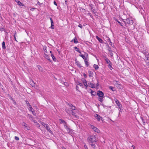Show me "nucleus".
<instances>
[{"label":"nucleus","instance_id":"25","mask_svg":"<svg viewBox=\"0 0 149 149\" xmlns=\"http://www.w3.org/2000/svg\"><path fill=\"white\" fill-rule=\"evenodd\" d=\"M2 46L3 49H6V46L5 45V42H3L2 43Z\"/></svg>","mask_w":149,"mask_h":149},{"label":"nucleus","instance_id":"26","mask_svg":"<svg viewBox=\"0 0 149 149\" xmlns=\"http://www.w3.org/2000/svg\"><path fill=\"white\" fill-rule=\"evenodd\" d=\"M93 67L95 68V70H97L99 68L98 65H97L94 64L93 65Z\"/></svg>","mask_w":149,"mask_h":149},{"label":"nucleus","instance_id":"49","mask_svg":"<svg viewBox=\"0 0 149 149\" xmlns=\"http://www.w3.org/2000/svg\"><path fill=\"white\" fill-rule=\"evenodd\" d=\"M50 21H51V24H53V22L52 19L51 18H50Z\"/></svg>","mask_w":149,"mask_h":149},{"label":"nucleus","instance_id":"47","mask_svg":"<svg viewBox=\"0 0 149 149\" xmlns=\"http://www.w3.org/2000/svg\"><path fill=\"white\" fill-rule=\"evenodd\" d=\"M141 119L142 120V121L144 123V125H145V122L144 121V119H143V118H141Z\"/></svg>","mask_w":149,"mask_h":149},{"label":"nucleus","instance_id":"17","mask_svg":"<svg viewBox=\"0 0 149 149\" xmlns=\"http://www.w3.org/2000/svg\"><path fill=\"white\" fill-rule=\"evenodd\" d=\"M95 117L97 120L98 121H100V120L101 117L98 114H96L95 115Z\"/></svg>","mask_w":149,"mask_h":149},{"label":"nucleus","instance_id":"37","mask_svg":"<svg viewBox=\"0 0 149 149\" xmlns=\"http://www.w3.org/2000/svg\"><path fill=\"white\" fill-rule=\"evenodd\" d=\"M71 113L72 114L73 116L76 117V115L75 113H74V112L73 111H72V112H71Z\"/></svg>","mask_w":149,"mask_h":149},{"label":"nucleus","instance_id":"42","mask_svg":"<svg viewBox=\"0 0 149 149\" xmlns=\"http://www.w3.org/2000/svg\"><path fill=\"white\" fill-rule=\"evenodd\" d=\"M22 125L25 127L26 126H27V124L25 123H23L22 124Z\"/></svg>","mask_w":149,"mask_h":149},{"label":"nucleus","instance_id":"45","mask_svg":"<svg viewBox=\"0 0 149 149\" xmlns=\"http://www.w3.org/2000/svg\"><path fill=\"white\" fill-rule=\"evenodd\" d=\"M15 139L17 141H18V140H19V137H18L17 136H15Z\"/></svg>","mask_w":149,"mask_h":149},{"label":"nucleus","instance_id":"39","mask_svg":"<svg viewBox=\"0 0 149 149\" xmlns=\"http://www.w3.org/2000/svg\"><path fill=\"white\" fill-rule=\"evenodd\" d=\"M29 119L31 120L32 121L34 119L33 118V117L32 116H29Z\"/></svg>","mask_w":149,"mask_h":149},{"label":"nucleus","instance_id":"5","mask_svg":"<svg viewBox=\"0 0 149 149\" xmlns=\"http://www.w3.org/2000/svg\"><path fill=\"white\" fill-rule=\"evenodd\" d=\"M91 128H92L93 131H94L95 132H96L98 133H99L100 132V131L98 129H97L96 127L94 126L93 125H91Z\"/></svg>","mask_w":149,"mask_h":149},{"label":"nucleus","instance_id":"41","mask_svg":"<svg viewBox=\"0 0 149 149\" xmlns=\"http://www.w3.org/2000/svg\"><path fill=\"white\" fill-rule=\"evenodd\" d=\"M109 88L111 90H112L113 91H115V90H114L113 89H114V88L113 87H112V86H110L109 87Z\"/></svg>","mask_w":149,"mask_h":149},{"label":"nucleus","instance_id":"10","mask_svg":"<svg viewBox=\"0 0 149 149\" xmlns=\"http://www.w3.org/2000/svg\"><path fill=\"white\" fill-rule=\"evenodd\" d=\"M75 64H76L77 65V66L80 68H81L82 67L80 63L78 61H77V59L75 60Z\"/></svg>","mask_w":149,"mask_h":149},{"label":"nucleus","instance_id":"13","mask_svg":"<svg viewBox=\"0 0 149 149\" xmlns=\"http://www.w3.org/2000/svg\"><path fill=\"white\" fill-rule=\"evenodd\" d=\"M50 53H51V57H52V59L55 62L56 61V59L55 58V57L54 56V55L53 54H52V51H50Z\"/></svg>","mask_w":149,"mask_h":149},{"label":"nucleus","instance_id":"23","mask_svg":"<svg viewBox=\"0 0 149 149\" xmlns=\"http://www.w3.org/2000/svg\"><path fill=\"white\" fill-rule=\"evenodd\" d=\"M103 97H98V99L99 101L101 102H102L103 101Z\"/></svg>","mask_w":149,"mask_h":149},{"label":"nucleus","instance_id":"9","mask_svg":"<svg viewBox=\"0 0 149 149\" xmlns=\"http://www.w3.org/2000/svg\"><path fill=\"white\" fill-rule=\"evenodd\" d=\"M60 123H63L64 126L65 128H67V125H66V122L63 120L62 119H60Z\"/></svg>","mask_w":149,"mask_h":149},{"label":"nucleus","instance_id":"6","mask_svg":"<svg viewBox=\"0 0 149 149\" xmlns=\"http://www.w3.org/2000/svg\"><path fill=\"white\" fill-rule=\"evenodd\" d=\"M79 56L82 57L84 60H86L87 57H88V54L87 53H85L84 55H83L82 54L80 53Z\"/></svg>","mask_w":149,"mask_h":149},{"label":"nucleus","instance_id":"29","mask_svg":"<svg viewBox=\"0 0 149 149\" xmlns=\"http://www.w3.org/2000/svg\"><path fill=\"white\" fill-rule=\"evenodd\" d=\"M91 95H95L96 94V93L95 92L92 90L91 89Z\"/></svg>","mask_w":149,"mask_h":149},{"label":"nucleus","instance_id":"20","mask_svg":"<svg viewBox=\"0 0 149 149\" xmlns=\"http://www.w3.org/2000/svg\"><path fill=\"white\" fill-rule=\"evenodd\" d=\"M72 110L68 109H65V111L68 114H70L72 112Z\"/></svg>","mask_w":149,"mask_h":149},{"label":"nucleus","instance_id":"22","mask_svg":"<svg viewBox=\"0 0 149 149\" xmlns=\"http://www.w3.org/2000/svg\"><path fill=\"white\" fill-rule=\"evenodd\" d=\"M90 7L91 8V11L92 12H93V13H95V9L93 7V5L92 4H90Z\"/></svg>","mask_w":149,"mask_h":149},{"label":"nucleus","instance_id":"11","mask_svg":"<svg viewBox=\"0 0 149 149\" xmlns=\"http://www.w3.org/2000/svg\"><path fill=\"white\" fill-rule=\"evenodd\" d=\"M68 105L69 106L70 108L72 110H75L76 109V107L71 104L68 103Z\"/></svg>","mask_w":149,"mask_h":149},{"label":"nucleus","instance_id":"19","mask_svg":"<svg viewBox=\"0 0 149 149\" xmlns=\"http://www.w3.org/2000/svg\"><path fill=\"white\" fill-rule=\"evenodd\" d=\"M89 86L91 88H95L96 86L95 84H93L90 83L89 84Z\"/></svg>","mask_w":149,"mask_h":149},{"label":"nucleus","instance_id":"52","mask_svg":"<svg viewBox=\"0 0 149 149\" xmlns=\"http://www.w3.org/2000/svg\"><path fill=\"white\" fill-rule=\"evenodd\" d=\"M85 78H86L87 77V75L86 74H85V73L83 74Z\"/></svg>","mask_w":149,"mask_h":149},{"label":"nucleus","instance_id":"61","mask_svg":"<svg viewBox=\"0 0 149 149\" xmlns=\"http://www.w3.org/2000/svg\"><path fill=\"white\" fill-rule=\"evenodd\" d=\"M62 149H67L65 148L64 147H63L62 148Z\"/></svg>","mask_w":149,"mask_h":149},{"label":"nucleus","instance_id":"53","mask_svg":"<svg viewBox=\"0 0 149 149\" xmlns=\"http://www.w3.org/2000/svg\"><path fill=\"white\" fill-rule=\"evenodd\" d=\"M35 9V8H32L30 9V10L32 11H33Z\"/></svg>","mask_w":149,"mask_h":149},{"label":"nucleus","instance_id":"43","mask_svg":"<svg viewBox=\"0 0 149 149\" xmlns=\"http://www.w3.org/2000/svg\"><path fill=\"white\" fill-rule=\"evenodd\" d=\"M77 85H79L81 87H82L83 86V85L82 84L80 83L79 82L77 84Z\"/></svg>","mask_w":149,"mask_h":149},{"label":"nucleus","instance_id":"1","mask_svg":"<svg viewBox=\"0 0 149 149\" xmlns=\"http://www.w3.org/2000/svg\"><path fill=\"white\" fill-rule=\"evenodd\" d=\"M88 142L90 145L93 148H95V144H93L94 142H96L97 141L96 138L95 136H90L88 138Z\"/></svg>","mask_w":149,"mask_h":149},{"label":"nucleus","instance_id":"55","mask_svg":"<svg viewBox=\"0 0 149 149\" xmlns=\"http://www.w3.org/2000/svg\"><path fill=\"white\" fill-rule=\"evenodd\" d=\"M32 121L34 123H37L36 122V120H34V119H33V120H32Z\"/></svg>","mask_w":149,"mask_h":149},{"label":"nucleus","instance_id":"63","mask_svg":"<svg viewBox=\"0 0 149 149\" xmlns=\"http://www.w3.org/2000/svg\"><path fill=\"white\" fill-rule=\"evenodd\" d=\"M77 87H78V86H76V89H77Z\"/></svg>","mask_w":149,"mask_h":149},{"label":"nucleus","instance_id":"24","mask_svg":"<svg viewBox=\"0 0 149 149\" xmlns=\"http://www.w3.org/2000/svg\"><path fill=\"white\" fill-rule=\"evenodd\" d=\"M105 60L106 62V63L108 64H111V63L110 61L108 58H106L105 59Z\"/></svg>","mask_w":149,"mask_h":149},{"label":"nucleus","instance_id":"58","mask_svg":"<svg viewBox=\"0 0 149 149\" xmlns=\"http://www.w3.org/2000/svg\"><path fill=\"white\" fill-rule=\"evenodd\" d=\"M108 50L110 51V52H111V49L109 47L108 49Z\"/></svg>","mask_w":149,"mask_h":149},{"label":"nucleus","instance_id":"46","mask_svg":"<svg viewBox=\"0 0 149 149\" xmlns=\"http://www.w3.org/2000/svg\"><path fill=\"white\" fill-rule=\"evenodd\" d=\"M51 28L52 29H54V25L53 24H51Z\"/></svg>","mask_w":149,"mask_h":149},{"label":"nucleus","instance_id":"18","mask_svg":"<svg viewBox=\"0 0 149 149\" xmlns=\"http://www.w3.org/2000/svg\"><path fill=\"white\" fill-rule=\"evenodd\" d=\"M74 41V43H78V42L77 40L76 37L74 38L73 39H72L71 41V42H72Z\"/></svg>","mask_w":149,"mask_h":149},{"label":"nucleus","instance_id":"32","mask_svg":"<svg viewBox=\"0 0 149 149\" xmlns=\"http://www.w3.org/2000/svg\"><path fill=\"white\" fill-rule=\"evenodd\" d=\"M26 102V104L27 105L29 106V107L30 106H31L30 105V103H29V102L28 101H27L26 100L25 101Z\"/></svg>","mask_w":149,"mask_h":149},{"label":"nucleus","instance_id":"15","mask_svg":"<svg viewBox=\"0 0 149 149\" xmlns=\"http://www.w3.org/2000/svg\"><path fill=\"white\" fill-rule=\"evenodd\" d=\"M96 38L100 43H103L104 42L103 40L99 38L98 36H96Z\"/></svg>","mask_w":149,"mask_h":149},{"label":"nucleus","instance_id":"12","mask_svg":"<svg viewBox=\"0 0 149 149\" xmlns=\"http://www.w3.org/2000/svg\"><path fill=\"white\" fill-rule=\"evenodd\" d=\"M44 56L46 58H47L50 62H51L52 60L50 59L49 56L46 54H44Z\"/></svg>","mask_w":149,"mask_h":149},{"label":"nucleus","instance_id":"36","mask_svg":"<svg viewBox=\"0 0 149 149\" xmlns=\"http://www.w3.org/2000/svg\"><path fill=\"white\" fill-rule=\"evenodd\" d=\"M115 20L117 21L121 26H123L122 24L117 19H115Z\"/></svg>","mask_w":149,"mask_h":149},{"label":"nucleus","instance_id":"8","mask_svg":"<svg viewBox=\"0 0 149 149\" xmlns=\"http://www.w3.org/2000/svg\"><path fill=\"white\" fill-rule=\"evenodd\" d=\"M81 80L82 81L84 85L86 87V88H87L88 85L86 81L84 78L82 79Z\"/></svg>","mask_w":149,"mask_h":149},{"label":"nucleus","instance_id":"34","mask_svg":"<svg viewBox=\"0 0 149 149\" xmlns=\"http://www.w3.org/2000/svg\"><path fill=\"white\" fill-rule=\"evenodd\" d=\"M67 130V132H70L71 131V129L70 128H68L67 126V128H65Z\"/></svg>","mask_w":149,"mask_h":149},{"label":"nucleus","instance_id":"59","mask_svg":"<svg viewBox=\"0 0 149 149\" xmlns=\"http://www.w3.org/2000/svg\"><path fill=\"white\" fill-rule=\"evenodd\" d=\"M14 38L15 39V40L16 41H17L16 39L15 35H14Z\"/></svg>","mask_w":149,"mask_h":149},{"label":"nucleus","instance_id":"21","mask_svg":"<svg viewBox=\"0 0 149 149\" xmlns=\"http://www.w3.org/2000/svg\"><path fill=\"white\" fill-rule=\"evenodd\" d=\"M38 69L41 72H43V70L42 68L40 65H38L37 66Z\"/></svg>","mask_w":149,"mask_h":149},{"label":"nucleus","instance_id":"40","mask_svg":"<svg viewBox=\"0 0 149 149\" xmlns=\"http://www.w3.org/2000/svg\"><path fill=\"white\" fill-rule=\"evenodd\" d=\"M32 113V114H33V115L34 116H36V113H35L34 110H33L32 111H31Z\"/></svg>","mask_w":149,"mask_h":149},{"label":"nucleus","instance_id":"56","mask_svg":"<svg viewBox=\"0 0 149 149\" xmlns=\"http://www.w3.org/2000/svg\"><path fill=\"white\" fill-rule=\"evenodd\" d=\"M132 147L133 148V149H135V147L134 145H132Z\"/></svg>","mask_w":149,"mask_h":149},{"label":"nucleus","instance_id":"16","mask_svg":"<svg viewBox=\"0 0 149 149\" xmlns=\"http://www.w3.org/2000/svg\"><path fill=\"white\" fill-rule=\"evenodd\" d=\"M88 75L90 77H92L93 76V72L91 71H89L88 72Z\"/></svg>","mask_w":149,"mask_h":149},{"label":"nucleus","instance_id":"7","mask_svg":"<svg viewBox=\"0 0 149 149\" xmlns=\"http://www.w3.org/2000/svg\"><path fill=\"white\" fill-rule=\"evenodd\" d=\"M97 95L99 96L98 97H103L104 94L101 91H99L97 92Z\"/></svg>","mask_w":149,"mask_h":149},{"label":"nucleus","instance_id":"31","mask_svg":"<svg viewBox=\"0 0 149 149\" xmlns=\"http://www.w3.org/2000/svg\"><path fill=\"white\" fill-rule=\"evenodd\" d=\"M46 46H44V47H43V49H44V52L47 53H48V52L47 51V50H46Z\"/></svg>","mask_w":149,"mask_h":149},{"label":"nucleus","instance_id":"27","mask_svg":"<svg viewBox=\"0 0 149 149\" xmlns=\"http://www.w3.org/2000/svg\"><path fill=\"white\" fill-rule=\"evenodd\" d=\"M74 48L76 50V51L77 52H78L79 53H81V52H80V50L77 47H74Z\"/></svg>","mask_w":149,"mask_h":149},{"label":"nucleus","instance_id":"35","mask_svg":"<svg viewBox=\"0 0 149 149\" xmlns=\"http://www.w3.org/2000/svg\"><path fill=\"white\" fill-rule=\"evenodd\" d=\"M30 129V127H29L28 126H26L25 127V130H29Z\"/></svg>","mask_w":149,"mask_h":149},{"label":"nucleus","instance_id":"2","mask_svg":"<svg viewBox=\"0 0 149 149\" xmlns=\"http://www.w3.org/2000/svg\"><path fill=\"white\" fill-rule=\"evenodd\" d=\"M40 123L41 124L45 127L47 131L51 134H53V132L52 130V129L50 127L49 125L47 124H46L44 122L40 121Z\"/></svg>","mask_w":149,"mask_h":149},{"label":"nucleus","instance_id":"51","mask_svg":"<svg viewBox=\"0 0 149 149\" xmlns=\"http://www.w3.org/2000/svg\"><path fill=\"white\" fill-rule=\"evenodd\" d=\"M78 26L80 28H81V29H82V25H81V24H79L78 25Z\"/></svg>","mask_w":149,"mask_h":149},{"label":"nucleus","instance_id":"54","mask_svg":"<svg viewBox=\"0 0 149 149\" xmlns=\"http://www.w3.org/2000/svg\"><path fill=\"white\" fill-rule=\"evenodd\" d=\"M54 4L56 5V6H57V4L56 3V2L55 1H54Z\"/></svg>","mask_w":149,"mask_h":149},{"label":"nucleus","instance_id":"33","mask_svg":"<svg viewBox=\"0 0 149 149\" xmlns=\"http://www.w3.org/2000/svg\"><path fill=\"white\" fill-rule=\"evenodd\" d=\"M108 67L111 70H112L113 69L112 67L110 64H109L108 65Z\"/></svg>","mask_w":149,"mask_h":149},{"label":"nucleus","instance_id":"38","mask_svg":"<svg viewBox=\"0 0 149 149\" xmlns=\"http://www.w3.org/2000/svg\"><path fill=\"white\" fill-rule=\"evenodd\" d=\"M29 110L30 111H31L33 110V109L32 108L31 106L29 107Z\"/></svg>","mask_w":149,"mask_h":149},{"label":"nucleus","instance_id":"48","mask_svg":"<svg viewBox=\"0 0 149 149\" xmlns=\"http://www.w3.org/2000/svg\"><path fill=\"white\" fill-rule=\"evenodd\" d=\"M84 147L85 149H88L87 147L86 144L84 145Z\"/></svg>","mask_w":149,"mask_h":149},{"label":"nucleus","instance_id":"4","mask_svg":"<svg viewBox=\"0 0 149 149\" xmlns=\"http://www.w3.org/2000/svg\"><path fill=\"white\" fill-rule=\"evenodd\" d=\"M114 100L116 104H117V106L118 108H119L121 110V109L122 107V105L120 104L119 101L116 98H114Z\"/></svg>","mask_w":149,"mask_h":149},{"label":"nucleus","instance_id":"14","mask_svg":"<svg viewBox=\"0 0 149 149\" xmlns=\"http://www.w3.org/2000/svg\"><path fill=\"white\" fill-rule=\"evenodd\" d=\"M149 55L148 54H146L145 55V58H146V62H147V63H149Z\"/></svg>","mask_w":149,"mask_h":149},{"label":"nucleus","instance_id":"57","mask_svg":"<svg viewBox=\"0 0 149 149\" xmlns=\"http://www.w3.org/2000/svg\"><path fill=\"white\" fill-rule=\"evenodd\" d=\"M109 44L110 45H111L112 46H113L112 45V42L111 41L109 42Z\"/></svg>","mask_w":149,"mask_h":149},{"label":"nucleus","instance_id":"62","mask_svg":"<svg viewBox=\"0 0 149 149\" xmlns=\"http://www.w3.org/2000/svg\"><path fill=\"white\" fill-rule=\"evenodd\" d=\"M108 40L109 41V42L111 41L110 39L109 38H108Z\"/></svg>","mask_w":149,"mask_h":149},{"label":"nucleus","instance_id":"64","mask_svg":"<svg viewBox=\"0 0 149 149\" xmlns=\"http://www.w3.org/2000/svg\"><path fill=\"white\" fill-rule=\"evenodd\" d=\"M65 2L66 3V1H65Z\"/></svg>","mask_w":149,"mask_h":149},{"label":"nucleus","instance_id":"44","mask_svg":"<svg viewBox=\"0 0 149 149\" xmlns=\"http://www.w3.org/2000/svg\"><path fill=\"white\" fill-rule=\"evenodd\" d=\"M99 82L97 81V83L96 84V85H95L96 88H97L99 86Z\"/></svg>","mask_w":149,"mask_h":149},{"label":"nucleus","instance_id":"28","mask_svg":"<svg viewBox=\"0 0 149 149\" xmlns=\"http://www.w3.org/2000/svg\"><path fill=\"white\" fill-rule=\"evenodd\" d=\"M18 4L19 6H24V5L20 1H19L17 3Z\"/></svg>","mask_w":149,"mask_h":149},{"label":"nucleus","instance_id":"50","mask_svg":"<svg viewBox=\"0 0 149 149\" xmlns=\"http://www.w3.org/2000/svg\"><path fill=\"white\" fill-rule=\"evenodd\" d=\"M36 125L38 127H39L40 126V125L38 123H36Z\"/></svg>","mask_w":149,"mask_h":149},{"label":"nucleus","instance_id":"60","mask_svg":"<svg viewBox=\"0 0 149 149\" xmlns=\"http://www.w3.org/2000/svg\"><path fill=\"white\" fill-rule=\"evenodd\" d=\"M15 0L17 3L19 1L18 0Z\"/></svg>","mask_w":149,"mask_h":149},{"label":"nucleus","instance_id":"30","mask_svg":"<svg viewBox=\"0 0 149 149\" xmlns=\"http://www.w3.org/2000/svg\"><path fill=\"white\" fill-rule=\"evenodd\" d=\"M84 62H85V64H86V66L87 67L88 66V65H89L88 64V62L87 61H86V60H85Z\"/></svg>","mask_w":149,"mask_h":149},{"label":"nucleus","instance_id":"3","mask_svg":"<svg viewBox=\"0 0 149 149\" xmlns=\"http://www.w3.org/2000/svg\"><path fill=\"white\" fill-rule=\"evenodd\" d=\"M125 24H129L132 25L133 23V21L131 18H128L125 19V21H124Z\"/></svg>","mask_w":149,"mask_h":149}]
</instances>
